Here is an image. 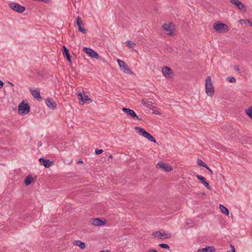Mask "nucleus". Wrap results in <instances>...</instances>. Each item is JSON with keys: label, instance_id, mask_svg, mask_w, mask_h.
Segmentation results:
<instances>
[{"label": "nucleus", "instance_id": "obj_1", "mask_svg": "<svg viewBox=\"0 0 252 252\" xmlns=\"http://www.w3.org/2000/svg\"><path fill=\"white\" fill-rule=\"evenodd\" d=\"M134 129L139 134L143 136L145 138L148 139L149 141L153 142L154 143L157 142L156 139L149 133L146 131L144 128L136 126Z\"/></svg>", "mask_w": 252, "mask_h": 252}, {"label": "nucleus", "instance_id": "obj_2", "mask_svg": "<svg viewBox=\"0 0 252 252\" xmlns=\"http://www.w3.org/2000/svg\"><path fill=\"white\" fill-rule=\"evenodd\" d=\"M205 90L209 96H211L214 95L215 90L210 76H208L205 80Z\"/></svg>", "mask_w": 252, "mask_h": 252}, {"label": "nucleus", "instance_id": "obj_3", "mask_svg": "<svg viewBox=\"0 0 252 252\" xmlns=\"http://www.w3.org/2000/svg\"><path fill=\"white\" fill-rule=\"evenodd\" d=\"M213 28L219 33L226 32L229 31L228 26L226 24L221 23H215Z\"/></svg>", "mask_w": 252, "mask_h": 252}, {"label": "nucleus", "instance_id": "obj_4", "mask_svg": "<svg viewBox=\"0 0 252 252\" xmlns=\"http://www.w3.org/2000/svg\"><path fill=\"white\" fill-rule=\"evenodd\" d=\"M30 106L27 103H25L23 101L20 103L18 106V111L19 114H27L30 111Z\"/></svg>", "mask_w": 252, "mask_h": 252}, {"label": "nucleus", "instance_id": "obj_5", "mask_svg": "<svg viewBox=\"0 0 252 252\" xmlns=\"http://www.w3.org/2000/svg\"><path fill=\"white\" fill-rule=\"evenodd\" d=\"M117 62L121 69L123 70L125 73H128L130 74H132L133 73L124 61L118 59Z\"/></svg>", "mask_w": 252, "mask_h": 252}, {"label": "nucleus", "instance_id": "obj_6", "mask_svg": "<svg viewBox=\"0 0 252 252\" xmlns=\"http://www.w3.org/2000/svg\"><path fill=\"white\" fill-rule=\"evenodd\" d=\"M122 111L125 112L127 116H130L134 120H141V119L135 113V112L129 108H123Z\"/></svg>", "mask_w": 252, "mask_h": 252}, {"label": "nucleus", "instance_id": "obj_7", "mask_svg": "<svg viewBox=\"0 0 252 252\" xmlns=\"http://www.w3.org/2000/svg\"><path fill=\"white\" fill-rule=\"evenodd\" d=\"M9 6L12 9L21 13L23 12L26 9L24 6H21L15 2H12L9 3Z\"/></svg>", "mask_w": 252, "mask_h": 252}, {"label": "nucleus", "instance_id": "obj_8", "mask_svg": "<svg viewBox=\"0 0 252 252\" xmlns=\"http://www.w3.org/2000/svg\"><path fill=\"white\" fill-rule=\"evenodd\" d=\"M83 51L85 52L87 55H88L90 57L93 58L98 59L99 58L98 54L94 51V50L88 48V47H84L83 48Z\"/></svg>", "mask_w": 252, "mask_h": 252}, {"label": "nucleus", "instance_id": "obj_9", "mask_svg": "<svg viewBox=\"0 0 252 252\" xmlns=\"http://www.w3.org/2000/svg\"><path fill=\"white\" fill-rule=\"evenodd\" d=\"M162 28L164 30L169 32L168 35L170 36L174 35V32L173 30L174 29V26L172 23L165 24L162 26Z\"/></svg>", "mask_w": 252, "mask_h": 252}, {"label": "nucleus", "instance_id": "obj_10", "mask_svg": "<svg viewBox=\"0 0 252 252\" xmlns=\"http://www.w3.org/2000/svg\"><path fill=\"white\" fill-rule=\"evenodd\" d=\"M154 236H157L160 239H167L171 237V234L168 235L164 231L161 230L155 231L153 233Z\"/></svg>", "mask_w": 252, "mask_h": 252}, {"label": "nucleus", "instance_id": "obj_11", "mask_svg": "<svg viewBox=\"0 0 252 252\" xmlns=\"http://www.w3.org/2000/svg\"><path fill=\"white\" fill-rule=\"evenodd\" d=\"M39 161L41 165H43L46 168H49L54 164V161L45 159L41 158L39 159Z\"/></svg>", "mask_w": 252, "mask_h": 252}, {"label": "nucleus", "instance_id": "obj_12", "mask_svg": "<svg viewBox=\"0 0 252 252\" xmlns=\"http://www.w3.org/2000/svg\"><path fill=\"white\" fill-rule=\"evenodd\" d=\"M156 167L158 168H162L166 172H169L173 170V168L169 165H166L165 163L161 161L158 162L156 165Z\"/></svg>", "mask_w": 252, "mask_h": 252}, {"label": "nucleus", "instance_id": "obj_13", "mask_svg": "<svg viewBox=\"0 0 252 252\" xmlns=\"http://www.w3.org/2000/svg\"><path fill=\"white\" fill-rule=\"evenodd\" d=\"M45 103L48 107L50 109L54 110L57 107V104L52 98L46 99Z\"/></svg>", "mask_w": 252, "mask_h": 252}, {"label": "nucleus", "instance_id": "obj_14", "mask_svg": "<svg viewBox=\"0 0 252 252\" xmlns=\"http://www.w3.org/2000/svg\"><path fill=\"white\" fill-rule=\"evenodd\" d=\"M76 24L78 27V30L80 32L86 33L87 30L83 27V21L81 18L79 17H77L76 18Z\"/></svg>", "mask_w": 252, "mask_h": 252}, {"label": "nucleus", "instance_id": "obj_15", "mask_svg": "<svg viewBox=\"0 0 252 252\" xmlns=\"http://www.w3.org/2000/svg\"><path fill=\"white\" fill-rule=\"evenodd\" d=\"M78 99L83 103L87 102V101H90V102L92 101V100L89 98L88 95L85 94H84V95H83L81 92H78Z\"/></svg>", "mask_w": 252, "mask_h": 252}, {"label": "nucleus", "instance_id": "obj_16", "mask_svg": "<svg viewBox=\"0 0 252 252\" xmlns=\"http://www.w3.org/2000/svg\"><path fill=\"white\" fill-rule=\"evenodd\" d=\"M141 103L147 108H149L150 109H153V108H155V106L153 105L154 102L151 101H149L146 99H143L141 100Z\"/></svg>", "mask_w": 252, "mask_h": 252}, {"label": "nucleus", "instance_id": "obj_17", "mask_svg": "<svg viewBox=\"0 0 252 252\" xmlns=\"http://www.w3.org/2000/svg\"><path fill=\"white\" fill-rule=\"evenodd\" d=\"M229 1L232 4L236 5L240 10H242L243 8L245 7V5L238 0H229Z\"/></svg>", "mask_w": 252, "mask_h": 252}, {"label": "nucleus", "instance_id": "obj_18", "mask_svg": "<svg viewBox=\"0 0 252 252\" xmlns=\"http://www.w3.org/2000/svg\"><path fill=\"white\" fill-rule=\"evenodd\" d=\"M162 72L166 78L170 77V74L172 73L171 69L167 66H163L162 68Z\"/></svg>", "mask_w": 252, "mask_h": 252}, {"label": "nucleus", "instance_id": "obj_19", "mask_svg": "<svg viewBox=\"0 0 252 252\" xmlns=\"http://www.w3.org/2000/svg\"><path fill=\"white\" fill-rule=\"evenodd\" d=\"M106 223V221H103L99 218L94 219L92 224L95 226H102Z\"/></svg>", "mask_w": 252, "mask_h": 252}, {"label": "nucleus", "instance_id": "obj_20", "mask_svg": "<svg viewBox=\"0 0 252 252\" xmlns=\"http://www.w3.org/2000/svg\"><path fill=\"white\" fill-rule=\"evenodd\" d=\"M30 91L31 92L34 98H41L39 91H38V90H32V89H30Z\"/></svg>", "mask_w": 252, "mask_h": 252}, {"label": "nucleus", "instance_id": "obj_21", "mask_svg": "<svg viewBox=\"0 0 252 252\" xmlns=\"http://www.w3.org/2000/svg\"><path fill=\"white\" fill-rule=\"evenodd\" d=\"M215 251L213 247L207 246L205 248L199 249V251L200 252H213Z\"/></svg>", "mask_w": 252, "mask_h": 252}, {"label": "nucleus", "instance_id": "obj_22", "mask_svg": "<svg viewBox=\"0 0 252 252\" xmlns=\"http://www.w3.org/2000/svg\"><path fill=\"white\" fill-rule=\"evenodd\" d=\"M73 244H74V245H76V246L79 247V248L81 249H82V250L85 249V248H86V244H85V243H84V242H81V241H79V240H77V241H74Z\"/></svg>", "mask_w": 252, "mask_h": 252}, {"label": "nucleus", "instance_id": "obj_23", "mask_svg": "<svg viewBox=\"0 0 252 252\" xmlns=\"http://www.w3.org/2000/svg\"><path fill=\"white\" fill-rule=\"evenodd\" d=\"M33 182V179L31 175H29L25 179L24 183L26 186L30 185Z\"/></svg>", "mask_w": 252, "mask_h": 252}, {"label": "nucleus", "instance_id": "obj_24", "mask_svg": "<svg viewBox=\"0 0 252 252\" xmlns=\"http://www.w3.org/2000/svg\"><path fill=\"white\" fill-rule=\"evenodd\" d=\"M219 208L220 210H221V212L226 216H228L229 212L227 208H226L225 206L223 205L220 204L219 206Z\"/></svg>", "mask_w": 252, "mask_h": 252}, {"label": "nucleus", "instance_id": "obj_25", "mask_svg": "<svg viewBox=\"0 0 252 252\" xmlns=\"http://www.w3.org/2000/svg\"><path fill=\"white\" fill-rule=\"evenodd\" d=\"M63 55L64 57H69L70 55L69 53V50L66 48L65 46H63Z\"/></svg>", "mask_w": 252, "mask_h": 252}, {"label": "nucleus", "instance_id": "obj_26", "mask_svg": "<svg viewBox=\"0 0 252 252\" xmlns=\"http://www.w3.org/2000/svg\"><path fill=\"white\" fill-rule=\"evenodd\" d=\"M246 113L251 119H252V107H250L248 109H246Z\"/></svg>", "mask_w": 252, "mask_h": 252}, {"label": "nucleus", "instance_id": "obj_27", "mask_svg": "<svg viewBox=\"0 0 252 252\" xmlns=\"http://www.w3.org/2000/svg\"><path fill=\"white\" fill-rule=\"evenodd\" d=\"M197 164L199 166H203L205 168L207 167V165L205 163H204L202 160H201L200 159H198L197 160Z\"/></svg>", "mask_w": 252, "mask_h": 252}, {"label": "nucleus", "instance_id": "obj_28", "mask_svg": "<svg viewBox=\"0 0 252 252\" xmlns=\"http://www.w3.org/2000/svg\"><path fill=\"white\" fill-rule=\"evenodd\" d=\"M127 45L129 48H133L135 47V43H134L133 42H132L131 40H128L127 41Z\"/></svg>", "mask_w": 252, "mask_h": 252}, {"label": "nucleus", "instance_id": "obj_29", "mask_svg": "<svg viewBox=\"0 0 252 252\" xmlns=\"http://www.w3.org/2000/svg\"><path fill=\"white\" fill-rule=\"evenodd\" d=\"M196 178L198 180H200L202 184H203V182H205L206 181V178L200 175H197L196 176Z\"/></svg>", "mask_w": 252, "mask_h": 252}, {"label": "nucleus", "instance_id": "obj_30", "mask_svg": "<svg viewBox=\"0 0 252 252\" xmlns=\"http://www.w3.org/2000/svg\"><path fill=\"white\" fill-rule=\"evenodd\" d=\"M226 80L228 81L230 83H235L236 81V80L235 78L233 77H227L226 78Z\"/></svg>", "mask_w": 252, "mask_h": 252}, {"label": "nucleus", "instance_id": "obj_31", "mask_svg": "<svg viewBox=\"0 0 252 252\" xmlns=\"http://www.w3.org/2000/svg\"><path fill=\"white\" fill-rule=\"evenodd\" d=\"M158 246L159 247L165 249L169 250L170 248L169 246L166 244L161 243L159 244Z\"/></svg>", "mask_w": 252, "mask_h": 252}, {"label": "nucleus", "instance_id": "obj_32", "mask_svg": "<svg viewBox=\"0 0 252 252\" xmlns=\"http://www.w3.org/2000/svg\"><path fill=\"white\" fill-rule=\"evenodd\" d=\"M205 187L206 188L209 189V190H211V188L210 187V186L209 185V183L206 182V181L205 182H204V183L203 182V184Z\"/></svg>", "mask_w": 252, "mask_h": 252}, {"label": "nucleus", "instance_id": "obj_33", "mask_svg": "<svg viewBox=\"0 0 252 252\" xmlns=\"http://www.w3.org/2000/svg\"><path fill=\"white\" fill-rule=\"evenodd\" d=\"M103 152V150L102 149H96L95 151V153L96 155H99Z\"/></svg>", "mask_w": 252, "mask_h": 252}, {"label": "nucleus", "instance_id": "obj_34", "mask_svg": "<svg viewBox=\"0 0 252 252\" xmlns=\"http://www.w3.org/2000/svg\"><path fill=\"white\" fill-rule=\"evenodd\" d=\"M36 1H40V2H43L46 3H48V4L51 3V0H36Z\"/></svg>", "mask_w": 252, "mask_h": 252}, {"label": "nucleus", "instance_id": "obj_35", "mask_svg": "<svg viewBox=\"0 0 252 252\" xmlns=\"http://www.w3.org/2000/svg\"><path fill=\"white\" fill-rule=\"evenodd\" d=\"M230 247L231 248V250L230 251H228L227 252H235V249L233 246L230 245Z\"/></svg>", "mask_w": 252, "mask_h": 252}, {"label": "nucleus", "instance_id": "obj_36", "mask_svg": "<svg viewBox=\"0 0 252 252\" xmlns=\"http://www.w3.org/2000/svg\"><path fill=\"white\" fill-rule=\"evenodd\" d=\"M234 69L237 71H239L240 70L239 66L238 65L234 66Z\"/></svg>", "mask_w": 252, "mask_h": 252}, {"label": "nucleus", "instance_id": "obj_37", "mask_svg": "<svg viewBox=\"0 0 252 252\" xmlns=\"http://www.w3.org/2000/svg\"><path fill=\"white\" fill-rule=\"evenodd\" d=\"M66 58L67 59V60L69 62V63H71V56H70L69 57H66Z\"/></svg>", "mask_w": 252, "mask_h": 252}, {"label": "nucleus", "instance_id": "obj_38", "mask_svg": "<svg viewBox=\"0 0 252 252\" xmlns=\"http://www.w3.org/2000/svg\"><path fill=\"white\" fill-rule=\"evenodd\" d=\"M206 169H207L209 172H210L211 174H213V171L212 170H211V168H210L207 165V167H206Z\"/></svg>", "mask_w": 252, "mask_h": 252}, {"label": "nucleus", "instance_id": "obj_39", "mask_svg": "<svg viewBox=\"0 0 252 252\" xmlns=\"http://www.w3.org/2000/svg\"><path fill=\"white\" fill-rule=\"evenodd\" d=\"M153 113L157 115L160 114V113L158 111L154 110Z\"/></svg>", "mask_w": 252, "mask_h": 252}, {"label": "nucleus", "instance_id": "obj_40", "mask_svg": "<svg viewBox=\"0 0 252 252\" xmlns=\"http://www.w3.org/2000/svg\"><path fill=\"white\" fill-rule=\"evenodd\" d=\"M248 24H249L250 26L252 27V22H251V21L249 20H247L246 21Z\"/></svg>", "mask_w": 252, "mask_h": 252}, {"label": "nucleus", "instance_id": "obj_41", "mask_svg": "<svg viewBox=\"0 0 252 252\" xmlns=\"http://www.w3.org/2000/svg\"><path fill=\"white\" fill-rule=\"evenodd\" d=\"M3 86V83L2 81L0 80V89L2 88Z\"/></svg>", "mask_w": 252, "mask_h": 252}, {"label": "nucleus", "instance_id": "obj_42", "mask_svg": "<svg viewBox=\"0 0 252 252\" xmlns=\"http://www.w3.org/2000/svg\"><path fill=\"white\" fill-rule=\"evenodd\" d=\"M147 252H158L157 251L153 249L149 250Z\"/></svg>", "mask_w": 252, "mask_h": 252}, {"label": "nucleus", "instance_id": "obj_43", "mask_svg": "<svg viewBox=\"0 0 252 252\" xmlns=\"http://www.w3.org/2000/svg\"><path fill=\"white\" fill-rule=\"evenodd\" d=\"M83 163V161L81 159H79V160L78 161V163H79V164H82Z\"/></svg>", "mask_w": 252, "mask_h": 252}, {"label": "nucleus", "instance_id": "obj_44", "mask_svg": "<svg viewBox=\"0 0 252 252\" xmlns=\"http://www.w3.org/2000/svg\"><path fill=\"white\" fill-rule=\"evenodd\" d=\"M109 158H110L112 159V158H113V156H112V155H110V156H109Z\"/></svg>", "mask_w": 252, "mask_h": 252}, {"label": "nucleus", "instance_id": "obj_45", "mask_svg": "<svg viewBox=\"0 0 252 252\" xmlns=\"http://www.w3.org/2000/svg\"><path fill=\"white\" fill-rule=\"evenodd\" d=\"M8 83L11 86H13V84L11 83V82H8Z\"/></svg>", "mask_w": 252, "mask_h": 252}]
</instances>
